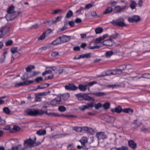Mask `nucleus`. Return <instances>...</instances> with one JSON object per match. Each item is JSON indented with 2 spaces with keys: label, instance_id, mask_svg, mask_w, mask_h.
<instances>
[{
  "label": "nucleus",
  "instance_id": "obj_1",
  "mask_svg": "<svg viewBox=\"0 0 150 150\" xmlns=\"http://www.w3.org/2000/svg\"><path fill=\"white\" fill-rule=\"evenodd\" d=\"M25 112L28 115L33 116L41 115L44 113V112L41 110H38L34 109H28L25 111Z\"/></svg>",
  "mask_w": 150,
  "mask_h": 150
},
{
  "label": "nucleus",
  "instance_id": "obj_2",
  "mask_svg": "<svg viewBox=\"0 0 150 150\" xmlns=\"http://www.w3.org/2000/svg\"><path fill=\"white\" fill-rule=\"evenodd\" d=\"M112 23L115 26L121 27L126 26H127L124 23V19L122 18H118L115 21L113 20Z\"/></svg>",
  "mask_w": 150,
  "mask_h": 150
},
{
  "label": "nucleus",
  "instance_id": "obj_3",
  "mask_svg": "<svg viewBox=\"0 0 150 150\" xmlns=\"http://www.w3.org/2000/svg\"><path fill=\"white\" fill-rule=\"evenodd\" d=\"M21 13V11H18V12L8 13L6 16V18L7 21H12L17 17Z\"/></svg>",
  "mask_w": 150,
  "mask_h": 150
},
{
  "label": "nucleus",
  "instance_id": "obj_4",
  "mask_svg": "<svg viewBox=\"0 0 150 150\" xmlns=\"http://www.w3.org/2000/svg\"><path fill=\"white\" fill-rule=\"evenodd\" d=\"M35 143V141L32 140L31 139L29 138L25 140L23 143L24 146L28 148H31L33 146V145Z\"/></svg>",
  "mask_w": 150,
  "mask_h": 150
},
{
  "label": "nucleus",
  "instance_id": "obj_5",
  "mask_svg": "<svg viewBox=\"0 0 150 150\" xmlns=\"http://www.w3.org/2000/svg\"><path fill=\"white\" fill-rule=\"evenodd\" d=\"M59 38L60 39L62 43L67 42L70 41L71 39L74 38V36L65 35H62L59 37Z\"/></svg>",
  "mask_w": 150,
  "mask_h": 150
},
{
  "label": "nucleus",
  "instance_id": "obj_6",
  "mask_svg": "<svg viewBox=\"0 0 150 150\" xmlns=\"http://www.w3.org/2000/svg\"><path fill=\"white\" fill-rule=\"evenodd\" d=\"M60 99L61 104L64 103L65 101L67 100L70 97V95L69 93H65L60 96H58Z\"/></svg>",
  "mask_w": 150,
  "mask_h": 150
},
{
  "label": "nucleus",
  "instance_id": "obj_7",
  "mask_svg": "<svg viewBox=\"0 0 150 150\" xmlns=\"http://www.w3.org/2000/svg\"><path fill=\"white\" fill-rule=\"evenodd\" d=\"M140 19V18L139 16L134 15L131 17H129L128 18V21L129 22L132 23L134 22L137 23L139 21Z\"/></svg>",
  "mask_w": 150,
  "mask_h": 150
},
{
  "label": "nucleus",
  "instance_id": "obj_8",
  "mask_svg": "<svg viewBox=\"0 0 150 150\" xmlns=\"http://www.w3.org/2000/svg\"><path fill=\"white\" fill-rule=\"evenodd\" d=\"M65 89L68 91H75L78 89V87L73 84L69 83L65 86Z\"/></svg>",
  "mask_w": 150,
  "mask_h": 150
},
{
  "label": "nucleus",
  "instance_id": "obj_9",
  "mask_svg": "<svg viewBox=\"0 0 150 150\" xmlns=\"http://www.w3.org/2000/svg\"><path fill=\"white\" fill-rule=\"evenodd\" d=\"M50 104L52 106H56L57 105L62 104L58 96L52 100Z\"/></svg>",
  "mask_w": 150,
  "mask_h": 150
},
{
  "label": "nucleus",
  "instance_id": "obj_10",
  "mask_svg": "<svg viewBox=\"0 0 150 150\" xmlns=\"http://www.w3.org/2000/svg\"><path fill=\"white\" fill-rule=\"evenodd\" d=\"M94 103H90L86 104V105H83L80 107V109L83 111H84L86 109H88L89 108H92L94 106Z\"/></svg>",
  "mask_w": 150,
  "mask_h": 150
},
{
  "label": "nucleus",
  "instance_id": "obj_11",
  "mask_svg": "<svg viewBox=\"0 0 150 150\" xmlns=\"http://www.w3.org/2000/svg\"><path fill=\"white\" fill-rule=\"evenodd\" d=\"M96 136L98 140L104 139L106 137V135L103 132H97L96 134Z\"/></svg>",
  "mask_w": 150,
  "mask_h": 150
},
{
  "label": "nucleus",
  "instance_id": "obj_12",
  "mask_svg": "<svg viewBox=\"0 0 150 150\" xmlns=\"http://www.w3.org/2000/svg\"><path fill=\"white\" fill-rule=\"evenodd\" d=\"M114 43V42L112 40H111L109 39L108 40H105L103 42V44L104 45L108 46H112Z\"/></svg>",
  "mask_w": 150,
  "mask_h": 150
},
{
  "label": "nucleus",
  "instance_id": "obj_13",
  "mask_svg": "<svg viewBox=\"0 0 150 150\" xmlns=\"http://www.w3.org/2000/svg\"><path fill=\"white\" fill-rule=\"evenodd\" d=\"M128 144L129 146L132 149H134L137 147V144L132 140L128 141Z\"/></svg>",
  "mask_w": 150,
  "mask_h": 150
},
{
  "label": "nucleus",
  "instance_id": "obj_14",
  "mask_svg": "<svg viewBox=\"0 0 150 150\" xmlns=\"http://www.w3.org/2000/svg\"><path fill=\"white\" fill-rule=\"evenodd\" d=\"M83 100L87 101H91L93 102L95 101V99L92 97H90L86 94H83Z\"/></svg>",
  "mask_w": 150,
  "mask_h": 150
},
{
  "label": "nucleus",
  "instance_id": "obj_15",
  "mask_svg": "<svg viewBox=\"0 0 150 150\" xmlns=\"http://www.w3.org/2000/svg\"><path fill=\"white\" fill-rule=\"evenodd\" d=\"M45 113L48 115L54 117H62V115H63V114H59L57 113L52 112H50L49 113L45 112Z\"/></svg>",
  "mask_w": 150,
  "mask_h": 150
},
{
  "label": "nucleus",
  "instance_id": "obj_16",
  "mask_svg": "<svg viewBox=\"0 0 150 150\" xmlns=\"http://www.w3.org/2000/svg\"><path fill=\"white\" fill-rule=\"evenodd\" d=\"M122 109L121 107L118 106L117 107H116L115 108L112 109L111 111L113 112H115L117 113H120L122 111Z\"/></svg>",
  "mask_w": 150,
  "mask_h": 150
},
{
  "label": "nucleus",
  "instance_id": "obj_17",
  "mask_svg": "<svg viewBox=\"0 0 150 150\" xmlns=\"http://www.w3.org/2000/svg\"><path fill=\"white\" fill-rule=\"evenodd\" d=\"M80 142L81 143V145L84 146H88L87 144L88 140L87 139L86 137H83L80 140Z\"/></svg>",
  "mask_w": 150,
  "mask_h": 150
},
{
  "label": "nucleus",
  "instance_id": "obj_18",
  "mask_svg": "<svg viewBox=\"0 0 150 150\" xmlns=\"http://www.w3.org/2000/svg\"><path fill=\"white\" fill-rule=\"evenodd\" d=\"M113 11V9L111 6L108 7L105 10L103 13V14H106L111 13Z\"/></svg>",
  "mask_w": 150,
  "mask_h": 150
},
{
  "label": "nucleus",
  "instance_id": "obj_19",
  "mask_svg": "<svg viewBox=\"0 0 150 150\" xmlns=\"http://www.w3.org/2000/svg\"><path fill=\"white\" fill-rule=\"evenodd\" d=\"M61 44L62 43L60 39L59 38V37L55 40L52 41L51 43V44L54 45Z\"/></svg>",
  "mask_w": 150,
  "mask_h": 150
},
{
  "label": "nucleus",
  "instance_id": "obj_20",
  "mask_svg": "<svg viewBox=\"0 0 150 150\" xmlns=\"http://www.w3.org/2000/svg\"><path fill=\"white\" fill-rule=\"evenodd\" d=\"M122 111L125 113L130 114H132L133 112V110L130 108H124L122 109Z\"/></svg>",
  "mask_w": 150,
  "mask_h": 150
},
{
  "label": "nucleus",
  "instance_id": "obj_21",
  "mask_svg": "<svg viewBox=\"0 0 150 150\" xmlns=\"http://www.w3.org/2000/svg\"><path fill=\"white\" fill-rule=\"evenodd\" d=\"M7 53V52L6 51L1 56L0 58V62L1 63H2L4 62L6 58V54Z\"/></svg>",
  "mask_w": 150,
  "mask_h": 150
},
{
  "label": "nucleus",
  "instance_id": "obj_22",
  "mask_svg": "<svg viewBox=\"0 0 150 150\" xmlns=\"http://www.w3.org/2000/svg\"><path fill=\"white\" fill-rule=\"evenodd\" d=\"M92 95H94L95 96H98V97H100L103 96H105L106 95V94L103 92H98L96 93H92Z\"/></svg>",
  "mask_w": 150,
  "mask_h": 150
},
{
  "label": "nucleus",
  "instance_id": "obj_23",
  "mask_svg": "<svg viewBox=\"0 0 150 150\" xmlns=\"http://www.w3.org/2000/svg\"><path fill=\"white\" fill-rule=\"evenodd\" d=\"M126 67V66L125 65H123L117 67V69L118 70L120 73L122 72L124 70Z\"/></svg>",
  "mask_w": 150,
  "mask_h": 150
},
{
  "label": "nucleus",
  "instance_id": "obj_24",
  "mask_svg": "<svg viewBox=\"0 0 150 150\" xmlns=\"http://www.w3.org/2000/svg\"><path fill=\"white\" fill-rule=\"evenodd\" d=\"M87 86H86V83L84 85L82 84H79L78 88H79L80 90L82 91H85L86 90V87Z\"/></svg>",
  "mask_w": 150,
  "mask_h": 150
},
{
  "label": "nucleus",
  "instance_id": "obj_25",
  "mask_svg": "<svg viewBox=\"0 0 150 150\" xmlns=\"http://www.w3.org/2000/svg\"><path fill=\"white\" fill-rule=\"evenodd\" d=\"M35 68L34 66L30 65L26 68V70L27 72H31V71Z\"/></svg>",
  "mask_w": 150,
  "mask_h": 150
},
{
  "label": "nucleus",
  "instance_id": "obj_26",
  "mask_svg": "<svg viewBox=\"0 0 150 150\" xmlns=\"http://www.w3.org/2000/svg\"><path fill=\"white\" fill-rule=\"evenodd\" d=\"M36 133L39 135H44L46 133V132L45 129H40Z\"/></svg>",
  "mask_w": 150,
  "mask_h": 150
},
{
  "label": "nucleus",
  "instance_id": "obj_27",
  "mask_svg": "<svg viewBox=\"0 0 150 150\" xmlns=\"http://www.w3.org/2000/svg\"><path fill=\"white\" fill-rule=\"evenodd\" d=\"M119 35V34L117 33H115V34H112L109 36V39L111 40H112V39H116Z\"/></svg>",
  "mask_w": 150,
  "mask_h": 150
},
{
  "label": "nucleus",
  "instance_id": "obj_28",
  "mask_svg": "<svg viewBox=\"0 0 150 150\" xmlns=\"http://www.w3.org/2000/svg\"><path fill=\"white\" fill-rule=\"evenodd\" d=\"M50 91L49 92H43L42 93H39L35 94V95H37L38 96H46L48 95L49 93H50Z\"/></svg>",
  "mask_w": 150,
  "mask_h": 150
},
{
  "label": "nucleus",
  "instance_id": "obj_29",
  "mask_svg": "<svg viewBox=\"0 0 150 150\" xmlns=\"http://www.w3.org/2000/svg\"><path fill=\"white\" fill-rule=\"evenodd\" d=\"M9 30V28L6 26H5L3 27H2L1 30L4 33H6L8 32Z\"/></svg>",
  "mask_w": 150,
  "mask_h": 150
},
{
  "label": "nucleus",
  "instance_id": "obj_30",
  "mask_svg": "<svg viewBox=\"0 0 150 150\" xmlns=\"http://www.w3.org/2000/svg\"><path fill=\"white\" fill-rule=\"evenodd\" d=\"M114 10L116 11L115 13H119L122 11L121 10V7L119 6H116Z\"/></svg>",
  "mask_w": 150,
  "mask_h": 150
},
{
  "label": "nucleus",
  "instance_id": "obj_31",
  "mask_svg": "<svg viewBox=\"0 0 150 150\" xmlns=\"http://www.w3.org/2000/svg\"><path fill=\"white\" fill-rule=\"evenodd\" d=\"M98 83L96 81H94L92 82H87L86 83V86H91L94 84Z\"/></svg>",
  "mask_w": 150,
  "mask_h": 150
},
{
  "label": "nucleus",
  "instance_id": "obj_32",
  "mask_svg": "<svg viewBox=\"0 0 150 150\" xmlns=\"http://www.w3.org/2000/svg\"><path fill=\"white\" fill-rule=\"evenodd\" d=\"M103 31V29L101 27H98L95 30V31L96 34H99Z\"/></svg>",
  "mask_w": 150,
  "mask_h": 150
},
{
  "label": "nucleus",
  "instance_id": "obj_33",
  "mask_svg": "<svg viewBox=\"0 0 150 150\" xmlns=\"http://www.w3.org/2000/svg\"><path fill=\"white\" fill-rule=\"evenodd\" d=\"M113 54V52L112 51H107L105 53V57H109Z\"/></svg>",
  "mask_w": 150,
  "mask_h": 150
},
{
  "label": "nucleus",
  "instance_id": "obj_34",
  "mask_svg": "<svg viewBox=\"0 0 150 150\" xmlns=\"http://www.w3.org/2000/svg\"><path fill=\"white\" fill-rule=\"evenodd\" d=\"M77 149H80L82 148L85 150H87L89 148V146H84L81 145V146L80 145H78L77 146Z\"/></svg>",
  "mask_w": 150,
  "mask_h": 150
},
{
  "label": "nucleus",
  "instance_id": "obj_35",
  "mask_svg": "<svg viewBox=\"0 0 150 150\" xmlns=\"http://www.w3.org/2000/svg\"><path fill=\"white\" fill-rule=\"evenodd\" d=\"M3 111L4 112L7 114H10L11 113V111L9 108L7 107H5L4 108Z\"/></svg>",
  "mask_w": 150,
  "mask_h": 150
},
{
  "label": "nucleus",
  "instance_id": "obj_36",
  "mask_svg": "<svg viewBox=\"0 0 150 150\" xmlns=\"http://www.w3.org/2000/svg\"><path fill=\"white\" fill-rule=\"evenodd\" d=\"M14 7L13 6L10 7L7 11L8 13H12L13 12H15L14 11Z\"/></svg>",
  "mask_w": 150,
  "mask_h": 150
},
{
  "label": "nucleus",
  "instance_id": "obj_37",
  "mask_svg": "<svg viewBox=\"0 0 150 150\" xmlns=\"http://www.w3.org/2000/svg\"><path fill=\"white\" fill-rule=\"evenodd\" d=\"M137 4L135 1H132L130 5V7L132 9H133L135 8V6Z\"/></svg>",
  "mask_w": 150,
  "mask_h": 150
},
{
  "label": "nucleus",
  "instance_id": "obj_38",
  "mask_svg": "<svg viewBox=\"0 0 150 150\" xmlns=\"http://www.w3.org/2000/svg\"><path fill=\"white\" fill-rule=\"evenodd\" d=\"M46 32H44L38 38V40H42L45 39V37Z\"/></svg>",
  "mask_w": 150,
  "mask_h": 150
},
{
  "label": "nucleus",
  "instance_id": "obj_39",
  "mask_svg": "<svg viewBox=\"0 0 150 150\" xmlns=\"http://www.w3.org/2000/svg\"><path fill=\"white\" fill-rule=\"evenodd\" d=\"M31 75L30 76L29 78H31L39 74V72L38 71H33L31 72Z\"/></svg>",
  "mask_w": 150,
  "mask_h": 150
},
{
  "label": "nucleus",
  "instance_id": "obj_40",
  "mask_svg": "<svg viewBox=\"0 0 150 150\" xmlns=\"http://www.w3.org/2000/svg\"><path fill=\"white\" fill-rule=\"evenodd\" d=\"M73 12L71 10H69L67 13L66 15V18H68L71 17L73 16Z\"/></svg>",
  "mask_w": 150,
  "mask_h": 150
},
{
  "label": "nucleus",
  "instance_id": "obj_41",
  "mask_svg": "<svg viewBox=\"0 0 150 150\" xmlns=\"http://www.w3.org/2000/svg\"><path fill=\"white\" fill-rule=\"evenodd\" d=\"M137 120H135L133 122L132 124V127L134 129H135L138 127V125H137Z\"/></svg>",
  "mask_w": 150,
  "mask_h": 150
},
{
  "label": "nucleus",
  "instance_id": "obj_42",
  "mask_svg": "<svg viewBox=\"0 0 150 150\" xmlns=\"http://www.w3.org/2000/svg\"><path fill=\"white\" fill-rule=\"evenodd\" d=\"M76 96L78 98V99L79 100H82L83 99V94H78L76 95Z\"/></svg>",
  "mask_w": 150,
  "mask_h": 150
},
{
  "label": "nucleus",
  "instance_id": "obj_43",
  "mask_svg": "<svg viewBox=\"0 0 150 150\" xmlns=\"http://www.w3.org/2000/svg\"><path fill=\"white\" fill-rule=\"evenodd\" d=\"M110 105V104L109 102H106L104 103L103 107L105 109H107L109 108Z\"/></svg>",
  "mask_w": 150,
  "mask_h": 150
},
{
  "label": "nucleus",
  "instance_id": "obj_44",
  "mask_svg": "<svg viewBox=\"0 0 150 150\" xmlns=\"http://www.w3.org/2000/svg\"><path fill=\"white\" fill-rule=\"evenodd\" d=\"M64 24L63 27L61 28L60 30L61 31H63L67 29V22H64Z\"/></svg>",
  "mask_w": 150,
  "mask_h": 150
},
{
  "label": "nucleus",
  "instance_id": "obj_45",
  "mask_svg": "<svg viewBox=\"0 0 150 150\" xmlns=\"http://www.w3.org/2000/svg\"><path fill=\"white\" fill-rule=\"evenodd\" d=\"M43 80V79L42 77H38L35 79V81L37 83H38L40 81H42Z\"/></svg>",
  "mask_w": 150,
  "mask_h": 150
},
{
  "label": "nucleus",
  "instance_id": "obj_46",
  "mask_svg": "<svg viewBox=\"0 0 150 150\" xmlns=\"http://www.w3.org/2000/svg\"><path fill=\"white\" fill-rule=\"evenodd\" d=\"M82 130L90 132V131H93V129L87 127H84L82 128Z\"/></svg>",
  "mask_w": 150,
  "mask_h": 150
},
{
  "label": "nucleus",
  "instance_id": "obj_47",
  "mask_svg": "<svg viewBox=\"0 0 150 150\" xmlns=\"http://www.w3.org/2000/svg\"><path fill=\"white\" fill-rule=\"evenodd\" d=\"M45 88H46V87L45 86V83H44L41 84L39 85H38L37 86V89H43Z\"/></svg>",
  "mask_w": 150,
  "mask_h": 150
},
{
  "label": "nucleus",
  "instance_id": "obj_48",
  "mask_svg": "<svg viewBox=\"0 0 150 150\" xmlns=\"http://www.w3.org/2000/svg\"><path fill=\"white\" fill-rule=\"evenodd\" d=\"M62 10L61 9H58L55 10H53L52 12L51 13V14H56L57 13L62 11Z\"/></svg>",
  "mask_w": 150,
  "mask_h": 150
},
{
  "label": "nucleus",
  "instance_id": "obj_49",
  "mask_svg": "<svg viewBox=\"0 0 150 150\" xmlns=\"http://www.w3.org/2000/svg\"><path fill=\"white\" fill-rule=\"evenodd\" d=\"M59 110L61 112H64L66 110V108L63 106H61L59 107Z\"/></svg>",
  "mask_w": 150,
  "mask_h": 150
},
{
  "label": "nucleus",
  "instance_id": "obj_50",
  "mask_svg": "<svg viewBox=\"0 0 150 150\" xmlns=\"http://www.w3.org/2000/svg\"><path fill=\"white\" fill-rule=\"evenodd\" d=\"M104 40L103 39L102 37L101 36L99 37V38H96L95 41V42L96 44L99 43L100 41Z\"/></svg>",
  "mask_w": 150,
  "mask_h": 150
},
{
  "label": "nucleus",
  "instance_id": "obj_51",
  "mask_svg": "<svg viewBox=\"0 0 150 150\" xmlns=\"http://www.w3.org/2000/svg\"><path fill=\"white\" fill-rule=\"evenodd\" d=\"M112 72H111V74L112 75H115L117 74L120 73L117 69H116L112 70Z\"/></svg>",
  "mask_w": 150,
  "mask_h": 150
},
{
  "label": "nucleus",
  "instance_id": "obj_52",
  "mask_svg": "<svg viewBox=\"0 0 150 150\" xmlns=\"http://www.w3.org/2000/svg\"><path fill=\"white\" fill-rule=\"evenodd\" d=\"M73 129L77 132H81L82 130V128L80 127H74Z\"/></svg>",
  "mask_w": 150,
  "mask_h": 150
},
{
  "label": "nucleus",
  "instance_id": "obj_53",
  "mask_svg": "<svg viewBox=\"0 0 150 150\" xmlns=\"http://www.w3.org/2000/svg\"><path fill=\"white\" fill-rule=\"evenodd\" d=\"M95 105L94 107L97 110L99 109L102 107V104L100 103H98L97 104H95Z\"/></svg>",
  "mask_w": 150,
  "mask_h": 150
},
{
  "label": "nucleus",
  "instance_id": "obj_54",
  "mask_svg": "<svg viewBox=\"0 0 150 150\" xmlns=\"http://www.w3.org/2000/svg\"><path fill=\"white\" fill-rule=\"evenodd\" d=\"M47 69H51L52 71H54L55 72V73H56V72H57V69L56 68V67H47Z\"/></svg>",
  "mask_w": 150,
  "mask_h": 150
},
{
  "label": "nucleus",
  "instance_id": "obj_55",
  "mask_svg": "<svg viewBox=\"0 0 150 150\" xmlns=\"http://www.w3.org/2000/svg\"><path fill=\"white\" fill-rule=\"evenodd\" d=\"M13 43V41L11 40H10L6 42L5 45L6 46H10Z\"/></svg>",
  "mask_w": 150,
  "mask_h": 150
},
{
  "label": "nucleus",
  "instance_id": "obj_56",
  "mask_svg": "<svg viewBox=\"0 0 150 150\" xmlns=\"http://www.w3.org/2000/svg\"><path fill=\"white\" fill-rule=\"evenodd\" d=\"M18 51L17 47H13L11 49V51L13 54L17 52Z\"/></svg>",
  "mask_w": 150,
  "mask_h": 150
},
{
  "label": "nucleus",
  "instance_id": "obj_57",
  "mask_svg": "<svg viewBox=\"0 0 150 150\" xmlns=\"http://www.w3.org/2000/svg\"><path fill=\"white\" fill-rule=\"evenodd\" d=\"M118 150H128V147L127 146H122L118 148Z\"/></svg>",
  "mask_w": 150,
  "mask_h": 150
},
{
  "label": "nucleus",
  "instance_id": "obj_58",
  "mask_svg": "<svg viewBox=\"0 0 150 150\" xmlns=\"http://www.w3.org/2000/svg\"><path fill=\"white\" fill-rule=\"evenodd\" d=\"M93 5L91 4H86V6L85 9H88L92 8L93 6Z\"/></svg>",
  "mask_w": 150,
  "mask_h": 150
},
{
  "label": "nucleus",
  "instance_id": "obj_59",
  "mask_svg": "<svg viewBox=\"0 0 150 150\" xmlns=\"http://www.w3.org/2000/svg\"><path fill=\"white\" fill-rule=\"evenodd\" d=\"M57 72H56V74L59 73L60 74L63 72L64 69L62 68H60L59 69H57Z\"/></svg>",
  "mask_w": 150,
  "mask_h": 150
},
{
  "label": "nucleus",
  "instance_id": "obj_60",
  "mask_svg": "<svg viewBox=\"0 0 150 150\" xmlns=\"http://www.w3.org/2000/svg\"><path fill=\"white\" fill-rule=\"evenodd\" d=\"M27 76V74H24L23 75V77H21V79H22V80L23 81H24L25 80L28 79H29V78H30L29 77H27L26 76Z\"/></svg>",
  "mask_w": 150,
  "mask_h": 150
},
{
  "label": "nucleus",
  "instance_id": "obj_61",
  "mask_svg": "<svg viewBox=\"0 0 150 150\" xmlns=\"http://www.w3.org/2000/svg\"><path fill=\"white\" fill-rule=\"evenodd\" d=\"M13 129L16 131H18L20 130V128L18 126H14Z\"/></svg>",
  "mask_w": 150,
  "mask_h": 150
},
{
  "label": "nucleus",
  "instance_id": "obj_62",
  "mask_svg": "<svg viewBox=\"0 0 150 150\" xmlns=\"http://www.w3.org/2000/svg\"><path fill=\"white\" fill-rule=\"evenodd\" d=\"M100 47V46L96 45L93 46L91 47L88 48L89 49H98Z\"/></svg>",
  "mask_w": 150,
  "mask_h": 150
},
{
  "label": "nucleus",
  "instance_id": "obj_63",
  "mask_svg": "<svg viewBox=\"0 0 150 150\" xmlns=\"http://www.w3.org/2000/svg\"><path fill=\"white\" fill-rule=\"evenodd\" d=\"M35 96V100L36 101H40L41 100V99L42 98L40 97H39V96H37V95Z\"/></svg>",
  "mask_w": 150,
  "mask_h": 150
},
{
  "label": "nucleus",
  "instance_id": "obj_64",
  "mask_svg": "<svg viewBox=\"0 0 150 150\" xmlns=\"http://www.w3.org/2000/svg\"><path fill=\"white\" fill-rule=\"evenodd\" d=\"M68 24L71 27H73L74 25V22L73 21H69L68 23Z\"/></svg>",
  "mask_w": 150,
  "mask_h": 150
}]
</instances>
